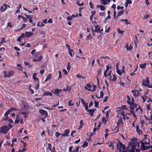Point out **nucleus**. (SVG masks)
I'll return each instance as SVG.
<instances>
[{
	"label": "nucleus",
	"instance_id": "2eb2a0df",
	"mask_svg": "<svg viewBox=\"0 0 152 152\" xmlns=\"http://www.w3.org/2000/svg\"><path fill=\"white\" fill-rule=\"evenodd\" d=\"M52 96V94L51 92H48L47 91H44L42 96Z\"/></svg>",
	"mask_w": 152,
	"mask_h": 152
},
{
	"label": "nucleus",
	"instance_id": "7ed1b4c3",
	"mask_svg": "<svg viewBox=\"0 0 152 152\" xmlns=\"http://www.w3.org/2000/svg\"><path fill=\"white\" fill-rule=\"evenodd\" d=\"M149 78L147 77L145 80H143L142 81L143 85L145 86H149Z\"/></svg>",
	"mask_w": 152,
	"mask_h": 152
},
{
	"label": "nucleus",
	"instance_id": "6ab92c4d",
	"mask_svg": "<svg viewBox=\"0 0 152 152\" xmlns=\"http://www.w3.org/2000/svg\"><path fill=\"white\" fill-rule=\"evenodd\" d=\"M120 124H123V121L121 118H120V119L118 120V121L117 123V126H118Z\"/></svg>",
	"mask_w": 152,
	"mask_h": 152
},
{
	"label": "nucleus",
	"instance_id": "473e14b6",
	"mask_svg": "<svg viewBox=\"0 0 152 152\" xmlns=\"http://www.w3.org/2000/svg\"><path fill=\"white\" fill-rule=\"evenodd\" d=\"M126 50H132V49L133 47L132 45H130L129 46H127V47H126Z\"/></svg>",
	"mask_w": 152,
	"mask_h": 152
},
{
	"label": "nucleus",
	"instance_id": "603ef678",
	"mask_svg": "<svg viewBox=\"0 0 152 152\" xmlns=\"http://www.w3.org/2000/svg\"><path fill=\"white\" fill-rule=\"evenodd\" d=\"M20 114L21 115H27L28 114V113L26 111L21 112L20 113Z\"/></svg>",
	"mask_w": 152,
	"mask_h": 152
},
{
	"label": "nucleus",
	"instance_id": "c85d7f7f",
	"mask_svg": "<svg viewBox=\"0 0 152 152\" xmlns=\"http://www.w3.org/2000/svg\"><path fill=\"white\" fill-rule=\"evenodd\" d=\"M137 90L136 89L131 91V92L133 94V96L135 97L137 96Z\"/></svg>",
	"mask_w": 152,
	"mask_h": 152
},
{
	"label": "nucleus",
	"instance_id": "bf43d9fd",
	"mask_svg": "<svg viewBox=\"0 0 152 152\" xmlns=\"http://www.w3.org/2000/svg\"><path fill=\"white\" fill-rule=\"evenodd\" d=\"M73 148V147L72 146H70L69 149V152H73V151L72 150Z\"/></svg>",
	"mask_w": 152,
	"mask_h": 152
},
{
	"label": "nucleus",
	"instance_id": "72a5a7b5",
	"mask_svg": "<svg viewBox=\"0 0 152 152\" xmlns=\"http://www.w3.org/2000/svg\"><path fill=\"white\" fill-rule=\"evenodd\" d=\"M136 131L138 133L140 134V132H141V131L139 129V126L138 125H137L136 126Z\"/></svg>",
	"mask_w": 152,
	"mask_h": 152
},
{
	"label": "nucleus",
	"instance_id": "f704fd0d",
	"mask_svg": "<svg viewBox=\"0 0 152 152\" xmlns=\"http://www.w3.org/2000/svg\"><path fill=\"white\" fill-rule=\"evenodd\" d=\"M6 42L5 41V39L4 37H2L1 39V41L0 42V44H2L3 43H4Z\"/></svg>",
	"mask_w": 152,
	"mask_h": 152
},
{
	"label": "nucleus",
	"instance_id": "58836bf2",
	"mask_svg": "<svg viewBox=\"0 0 152 152\" xmlns=\"http://www.w3.org/2000/svg\"><path fill=\"white\" fill-rule=\"evenodd\" d=\"M116 69V72L119 75H121L122 72H121V71L120 69Z\"/></svg>",
	"mask_w": 152,
	"mask_h": 152
},
{
	"label": "nucleus",
	"instance_id": "a878e982",
	"mask_svg": "<svg viewBox=\"0 0 152 152\" xmlns=\"http://www.w3.org/2000/svg\"><path fill=\"white\" fill-rule=\"evenodd\" d=\"M37 75V74L36 73H34L33 74V78L34 79V80L35 81H38L39 80L38 78L36 77Z\"/></svg>",
	"mask_w": 152,
	"mask_h": 152
},
{
	"label": "nucleus",
	"instance_id": "052dcab7",
	"mask_svg": "<svg viewBox=\"0 0 152 152\" xmlns=\"http://www.w3.org/2000/svg\"><path fill=\"white\" fill-rule=\"evenodd\" d=\"M118 127V126H117L114 129V130H116V131L114 133L118 132L119 131V128Z\"/></svg>",
	"mask_w": 152,
	"mask_h": 152
},
{
	"label": "nucleus",
	"instance_id": "6e6d98bb",
	"mask_svg": "<svg viewBox=\"0 0 152 152\" xmlns=\"http://www.w3.org/2000/svg\"><path fill=\"white\" fill-rule=\"evenodd\" d=\"M124 7L123 6H118L117 7V9L118 10H119L120 9L121 10H123L124 9Z\"/></svg>",
	"mask_w": 152,
	"mask_h": 152
},
{
	"label": "nucleus",
	"instance_id": "a18cd8bd",
	"mask_svg": "<svg viewBox=\"0 0 152 152\" xmlns=\"http://www.w3.org/2000/svg\"><path fill=\"white\" fill-rule=\"evenodd\" d=\"M117 80V77L115 76V75L114 74L113 75V78L112 79V81H115Z\"/></svg>",
	"mask_w": 152,
	"mask_h": 152
},
{
	"label": "nucleus",
	"instance_id": "4d7b16f0",
	"mask_svg": "<svg viewBox=\"0 0 152 152\" xmlns=\"http://www.w3.org/2000/svg\"><path fill=\"white\" fill-rule=\"evenodd\" d=\"M150 17V15H149L146 14L144 16V17H143V18L145 19H146L147 18H148V17Z\"/></svg>",
	"mask_w": 152,
	"mask_h": 152
},
{
	"label": "nucleus",
	"instance_id": "69168bd1",
	"mask_svg": "<svg viewBox=\"0 0 152 152\" xmlns=\"http://www.w3.org/2000/svg\"><path fill=\"white\" fill-rule=\"evenodd\" d=\"M48 149L50 150H51V148L52 147V145L50 143H49L48 145Z\"/></svg>",
	"mask_w": 152,
	"mask_h": 152
},
{
	"label": "nucleus",
	"instance_id": "ddd939ff",
	"mask_svg": "<svg viewBox=\"0 0 152 152\" xmlns=\"http://www.w3.org/2000/svg\"><path fill=\"white\" fill-rule=\"evenodd\" d=\"M86 111L89 113L90 114L91 116H92L94 115V113L95 111V109H93L92 110H89L88 109V110H86Z\"/></svg>",
	"mask_w": 152,
	"mask_h": 152
},
{
	"label": "nucleus",
	"instance_id": "de8ad7c7",
	"mask_svg": "<svg viewBox=\"0 0 152 152\" xmlns=\"http://www.w3.org/2000/svg\"><path fill=\"white\" fill-rule=\"evenodd\" d=\"M111 71L110 70V71L108 74H106V75H104V77H107V76H110L111 75Z\"/></svg>",
	"mask_w": 152,
	"mask_h": 152
},
{
	"label": "nucleus",
	"instance_id": "8fccbe9b",
	"mask_svg": "<svg viewBox=\"0 0 152 152\" xmlns=\"http://www.w3.org/2000/svg\"><path fill=\"white\" fill-rule=\"evenodd\" d=\"M117 31L119 33H121L123 34L124 32V31H121L119 28H118L117 29Z\"/></svg>",
	"mask_w": 152,
	"mask_h": 152
},
{
	"label": "nucleus",
	"instance_id": "bb28decb",
	"mask_svg": "<svg viewBox=\"0 0 152 152\" xmlns=\"http://www.w3.org/2000/svg\"><path fill=\"white\" fill-rule=\"evenodd\" d=\"M127 98L128 99V100L127 101V103L129 104V105L130 104H131V99L130 97L128 96V95H127V96H126Z\"/></svg>",
	"mask_w": 152,
	"mask_h": 152
},
{
	"label": "nucleus",
	"instance_id": "4c0bfd02",
	"mask_svg": "<svg viewBox=\"0 0 152 152\" xmlns=\"http://www.w3.org/2000/svg\"><path fill=\"white\" fill-rule=\"evenodd\" d=\"M72 101L71 100H70L68 102V105L69 106H72L74 105V103H72Z\"/></svg>",
	"mask_w": 152,
	"mask_h": 152
},
{
	"label": "nucleus",
	"instance_id": "c9c22d12",
	"mask_svg": "<svg viewBox=\"0 0 152 152\" xmlns=\"http://www.w3.org/2000/svg\"><path fill=\"white\" fill-rule=\"evenodd\" d=\"M70 63L69 62L67 63V65L66 67L67 69L69 71L71 69V66H70Z\"/></svg>",
	"mask_w": 152,
	"mask_h": 152
},
{
	"label": "nucleus",
	"instance_id": "dca6fc26",
	"mask_svg": "<svg viewBox=\"0 0 152 152\" xmlns=\"http://www.w3.org/2000/svg\"><path fill=\"white\" fill-rule=\"evenodd\" d=\"M150 147L148 146H145L144 145V144L143 143L142 145H141V149L142 150H145L149 149Z\"/></svg>",
	"mask_w": 152,
	"mask_h": 152
},
{
	"label": "nucleus",
	"instance_id": "6e6552de",
	"mask_svg": "<svg viewBox=\"0 0 152 152\" xmlns=\"http://www.w3.org/2000/svg\"><path fill=\"white\" fill-rule=\"evenodd\" d=\"M62 91V90L61 89H58V88H56L55 89L54 91H52L53 93L56 94L57 96H59V94H60V92H61Z\"/></svg>",
	"mask_w": 152,
	"mask_h": 152
},
{
	"label": "nucleus",
	"instance_id": "79ce46f5",
	"mask_svg": "<svg viewBox=\"0 0 152 152\" xmlns=\"http://www.w3.org/2000/svg\"><path fill=\"white\" fill-rule=\"evenodd\" d=\"M79 1H77V4L79 6H83L84 4V3L83 2H82L81 3V4H80L79 3Z\"/></svg>",
	"mask_w": 152,
	"mask_h": 152
},
{
	"label": "nucleus",
	"instance_id": "680f3d73",
	"mask_svg": "<svg viewBox=\"0 0 152 152\" xmlns=\"http://www.w3.org/2000/svg\"><path fill=\"white\" fill-rule=\"evenodd\" d=\"M22 19H23V20L24 21V23H26V22L27 21V19L26 18L23 16V17L22 18Z\"/></svg>",
	"mask_w": 152,
	"mask_h": 152
},
{
	"label": "nucleus",
	"instance_id": "423d86ee",
	"mask_svg": "<svg viewBox=\"0 0 152 152\" xmlns=\"http://www.w3.org/2000/svg\"><path fill=\"white\" fill-rule=\"evenodd\" d=\"M14 74V71H11L8 72L7 73H6L5 74V77H9L12 76Z\"/></svg>",
	"mask_w": 152,
	"mask_h": 152
},
{
	"label": "nucleus",
	"instance_id": "0e129e2a",
	"mask_svg": "<svg viewBox=\"0 0 152 152\" xmlns=\"http://www.w3.org/2000/svg\"><path fill=\"white\" fill-rule=\"evenodd\" d=\"M50 151L52 152H56L55 147H53L52 148H51V150Z\"/></svg>",
	"mask_w": 152,
	"mask_h": 152
},
{
	"label": "nucleus",
	"instance_id": "412c9836",
	"mask_svg": "<svg viewBox=\"0 0 152 152\" xmlns=\"http://www.w3.org/2000/svg\"><path fill=\"white\" fill-rule=\"evenodd\" d=\"M111 69V67H109V65H107L106 66V69L104 70V75H106V74L107 73V72L108 71L109 69Z\"/></svg>",
	"mask_w": 152,
	"mask_h": 152
},
{
	"label": "nucleus",
	"instance_id": "37998d69",
	"mask_svg": "<svg viewBox=\"0 0 152 152\" xmlns=\"http://www.w3.org/2000/svg\"><path fill=\"white\" fill-rule=\"evenodd\" d=\"M76 76L78 78H82L83 79H84L85 78L84 77L81 76L80 74H77Z\"/></svg>",
	"mask_w": 152,
	"mask_h": 152
},
{
	"label": "nucleus",
	"instance_id": "338daca9",
	"mask_svg": "<svg viewBox=\"0 0 152 152\" xmlns=\"http://www.w3.org/2000/svg\"><path fill=\"white\" fill-rule=\"evenodd\" d=\"M25 37V34H24V33H22L21 34V35H20V37L21 38H24V37Z\"/></svg>",
	"mask_w": 152,
	"mask_h": 152
},
{
	"label": "nucleus",
	"instance_id": "c756f323",
	"mask_svg": "<svg viewBox=\"0 0 152 152\" xmlns=\"http://www.w3.org/2000/svg\"><path fill=\"white\" fill-rule=\"evenodd\" d=\"M62 134L60 133L59 132H55V135L56 136V138H58V137L60 135H61L62 136Z\"/></svg>",
	"mask_w": 152,
	"mask_h": 152
},
{
	"label": "nucleus",
	"instance_id": "49530a36",
	"mask_svg": "<svg viewBox=\"0 0 152 152\" xmlns=\"http://www.w3.org/2000/svg\"><path fill=\"white\" fill-rule=\"evenodd\" d=\"M26 26V25L25 24H23L21 27L19 29V30H22Z\"/></svg>",
	"mask_w": 152,
	"mask_h": 152
},
{
	"label": "nucleus",
	"instance_id": "9d476101",
	"mask_svg": "<svg viewBox=\"0 0 152 152\" xmlns=\"http://www.w3.org/2000/svg\"><path fill=\"white\" fill-rule=\"evenodd\" d=\"M25 33L26 37L27 38L30 37L34 34L33 32H31L26 31Z\"/></svg>",
	"mask_w": 152,
	"mask_h": 152
},
{
	"label": "nucleus",
	"instance_id": "5fc2aeb1",
	"mask_svg": "<svg viewBox=\"0 0 152 152\" xmlns=\"http://www.w3.org/2000/svg\"><path fill=\"white\" fill-rule=\"evenodd\" d=\"M33 16L32 15L31 16V17H30L29 18H28V19H29V22L30 23H32V22H33V20L32 19V18H33Z\"/></svg>",
	"mask_w": 152,
	"mask_h": 152
},
{
	"label": "nucleus",
	"instance_id": "f3484780",
	"mask_svg": "<svg viewBox=\"0 0 152 152\" xmlns=\"http://www.w3.org/2000/svg\"><path fill=\"white\" fill-rule=\"evenodd\" d=\"M124 10H121L118 12L117 15L116 17V18H117L118 17L120 16H121V15H123L124 13Z\"/></svg>",
	"mask_w": 152,
	"mask_h": 152
},
{
	"label": "nucleus",
	"instance_id": "f8f14e48",
	"mask_svg": "<svg viewBox=\"0 0 152 152\" xmlns=\"http://www.w3.org/2000/svg\"><path fill=\"white\" fill-rule=\"evenodd\" d=\"M130 108L132 110L134 109L135 108L137 107V105L136 103H133V104H129Z\"/></svg>",
	"mask_w": 152,
	"mask_h": 152
},
{
	"label": "nucleus",
	"instance_id": "3c124183",
	"mask_svg": "<svg viewBox=\"0 0 152 152\" xmlns=\"http://www.w3.org/2000/svg\"><path fill=\"white\" fill-rule=\"evenodd\" d=\"M73 50H69V55L72 57V52H73Z\"/></svg>",
	"mask_w": 152,
	"mask_h": 152
},
{
	"label": "nucleus",
	"instance_id": "aec40b11",
	"mask_svg": "<svg viewBox=\"0 0 152 152\" xmlns=\"http://www.w3.org/2000/svg\"><path fill=\"white\" fill-rule=\"evenodd\" d=\"M80 125L78 128V129H80L82 128L84 124V123L83 122V121L82 120H81L80 121Z\"/></svg>",
	"mask_w": 152,
	"mask_h": 152
},
{
	"label": "nucleus",
	"instance_id": "1a4fd4ad",
	"mask_svg": "<svg viewBox=\"0 0 152 152\" xmlns=\"http://www.w3.org/2000/svg\"><path fill=\"white\" fill-rule=\"evenodd\" d=\"M96 85H94L93 86V89L92 90V89H91L90 88H88L87 87H86V86H85V88L86 90H88L89 91H95L96 89Z\"/></svg>",
	"mask_w": 152,
	"mask_h": 152
},
{
	"label": "nucleus",
	"instance_id": "39448f33",
	"mask_svg": "<svg viewBox=\"0 0 152 152\" xmlns=\"http://www.w3.org/2000/svg\"><path fill=\"white\" fill-rule=\"evenodd\" d=\"M117 148L119 150H120L121 148H122L124 150L125 148V145L123 144L121 142H120L117 144Z\"/></svg>",
	"mask_w": 152,
	"mask_h": 152
},
{
	"label": "nucleus",
	"instance_id": "2f4dec72",
	"mask_svg": "<svg viewBox=\"0 0 152 152\" xmlns=\"http://www.w3.org/2000/svg\"><path fill=\"white\" fill-rule=\"evenodd\" d=\"M88 146V142L86 141H84L82 145V147H86Z\"/></svg>",
	"mask_w": 152,
	"mask_h": 152
},
{
	"label": "nucleus",
	"instance_id": "0eeeda50",
	"mask_svg": "<svg viewBox=\"0 0 152 152\" xmlns=\"http://www.w3.org/2000/svg\"><path fill=\"white\" fill-rule=\"evenodd\" d=\"M80 100L83 104L85 107V110L86 111L88 109L87 103H86L84 101V99H81Z\"/></svg>",
	"mask_w": 152,
	"mask_h": 152
},
{
	"label": "nucleus",
	"instance_id": "09e8293b",
	"mask_svg": "<svg viewBox=\"0 0 152 152\" xmlns=\"http://www.w3.org/2000/svg\"><path fill=\"white\" fill-rule=\"evenodd\" d=\"M95 127H94V129H93V132L92 133V135L94 134V133H95V132L96 131V129H96V123H95Z\"/></svg>",
	"mask_w": 152,
	"mask_h": 152
},
{
	"label": "nucleus",
	"instance_id": "a211bd4d",
	"mask_svg": "<svg viewBox=\"0 0 152 152\" xmlns=\"http://www.w3.org/2000/svg\"><path fill=\"white\" fill-rule=\"evenodd\" d=\"M20 117L19 116L17 115L15 121V123L16 124H18L19 122V121L20 120Z\"/></svg>",
	"mask_w": 152,
	"mask_h": 152
},
{
	"label": "nucleus",
	"instance_id": "13d9d810",
	"mask_svg": "<svg viewBox=\"0 0 152 152\" xmlns=\"http://www.w3.org/2000/svg\"><path fill=\"white\" fill-rule=\"evenodd\" d=\"M89 4L90 7L91 8L93 9L94 8V6L93 4L91 2H90L89 3Z\"/></svg>",
	"mask_w": 152,
	"mask_h": 152
},
{
	"label": "nucleus",
	"instance_id": "864d4df0",
	"mask_svg": "<svg viewBox=\"0 0 152 152\" xmlns=\"http://www.w3.org/2000/svg\"><path fill=\"white\" fill-rule=\"evenodd\" d=\"M86 37L88 39H91L92 38L91 34H89V35L87 36Z\"/></svg>",
	"mask_w": 152,
	"mask_h": 152
},
{
	"label": "nucleus",
	"instance_id": "393cba45",
	"mask_svg": "<svg viewBox=\"0 0 152 152\" xmlns=\"http://www.w3.org/2000/svg\"><path fill=\"white\" fill-rule=\"evenodd\" d=\"M148 142H147L146 141H145V142H143L142 141H140V142L142 144L141 145H142L143 143V144H144V145H147V144L149 145V144H150V143H149V142L150 141V140L149 139H148Z\"/></svg>",
	"mask_w": 152,
	"mask_h": 152
},
{
	"label": "nucleus",
	"instance_id": "a19ab883",
	"mask_svg": "<svg viewBox=\"0 0 152 152\" xmlns=\"http://www.w3.org/2000/svg\"><path fill=\"white\" fill-rule=\"evenodd\" d=\"M102 72L101 70L100 69H99L97 70V75L99 76L100 75Z\"/></svg>",
	"mask_w": 152,
	"mask_h": 152
},
{
	"label": "nucleus",
	"instance_id": "b1692460",
	"mask_svg": "<svg viewBox=\"0 0 152 152\" xmlns=\"http://www.w3.org/2000/svg\"><path fill=\"white\" fill-rule=\"evenodd\" d=\"M52 77V75L50 73L48 74V75L47 76V77L45 80V81L46 82L49 80Z\"/></svg>",
	"mask_w": 152,
	"mask_h": 152
},
{
	"label": "nucleus",
	"instance_id": "5701e85b",
	"mask_svg": "<svg viewBox=\"0 0 152 152\" xmlns=\"http://www.w3.org/2000/svg\"><path fill=\"white\" fill-rule=\"evenodd\" d=\"M146 65L147 64L145 63L144 64H140L139 66L141 68L144 69L146 68Z\"/></svg>",
	"mask_w": 152,
	"mask_h": 152
},
{
	"label": "nucleus",
	"instance_id": "4468645a",
	"mask_svg": "<svg viewBox=\"0 0 152 152\" xmlns=\"http://www.w3.org/2000/svg\"><path fill=\"white\" fill-rule=\"evenodd\" d=\"M70 132V131L69 129H66L64 131V134H62V136H67Z\"/></svg>",
	"mask_w": 152,
	"mask_h": 152
},
{
	"label": "nucleus",
	"instance_id": "f257e3e1",
	"mask_svg": "<svg viewBox=\"0 0 152 152\" xmlns=\"http://www.w3.org/2000/svg\"><path fill=\"white\" fill-rule=\"evenodd\" d=\"M129 145L131 146L130 149L129 150V152H140V150L135 148L136 146L133 143H130Z\"/></svg>",
	"mask_w": 152,
	"mask_h": 152
},
{
	"label": "nucleus",
	"instance_id": "20e7f679",
	"mask_svg": "<svg viewBox=\"0 0 152 152\" xmlns=\"http://www.w3.org/2000/svg\"><path fill=\"white\" fill-rule=\"evenodd\" d=\"M39 113L42 115H45V118L47 117L48 115L47 111L43 109H40L39 110Z\"/></svg>",
	"mask_w": 152,
	"mask_h": 152
},
{
	"label": "nucleus",
	"instance_id": "f03ea898",
	"mask_svg": "<svg viewBox=\"0 0 152 152\" xmlns=\"http://www.w3.org/2000/svg\"><path fill=\"white\" fill-rule=\"evenodd\" d=\"M9 130V127L7 126H1L0 128L1 132L3 134H5Z\"/></svg>",
	"mask_w": 152,
	"mask_h": 152
},
{
	"label": "nucleus",
	"instance_id": "7c9ffc66",
	"mask_svg": "<svg viewBox=\"0 0 152 152\" xmlns=\"http://www.w3.org/2000/svg\"><path fill=\"white\" fill-rule=\"evenodd\" d=\"M24 63L25 65L28 66L29 68H31L32 67V65L29 63L25 62Z\"/></svg>",
	"mask_w": 152,
	"mask_h": 152
},
{
	"label": "nucleus",
	"instance_id": "e433bc0d",
	"mask_svg": "<svg viewBox=\"0 0 152 152\" xmlns=\"http://www.w3.org/2000/svg\"><path fill=\"white\" fill-rule=\"evenodd\" d=\"M94 106L95 107H98L99 103L98 102H97L96 100L94 101Z\"/></svg>",
	"mask_w": 152,
	"mask_h": 152
},
{
	"label": "nucleus",
	"instance_id": "9b49d317",
	"mask_svg": "<svg viewBox=\"0 0 152 152\" xmlns=\"http://www.w3.org/2000/svg\"><path fill=\"white\" fill-rule=\"evenodd\" d=\"M101 28V26L98 25H96L95 26V29L94 31L96 32L101 33V31H99L100 29Z\"/></svg>",
	"mask_w": 152,
	"mask_h": 152
},
{
	"label": "nucleus",
	"instance_id": "774afa93",
	"mask_svg": "<svg viewBox=\"0 0 152 152\" xmlns=\"http://www.w3.org/2000/svg\"><path fill=\"white\" fill-rule=\"evenodd\" d=\"M34 54L35 56L37 57L39 55L40 53L39 52H37L35 53Z\"/></svg>",
	"mask_w": 152,
	"mask_h": 152
},
{
	"label": "nucleus",
	"instance_id": "ea45409f",
	"mask_svg": "<svg viewBox=\"0 0 152 152\" xmlns=\"http://www.w3.org/2000/svg\"><path fill=\"white\" fill-rule=\"evenodd\" d=\"M101 1L102 2L101 4H104V5H106L107 3L105 0H101Z\"/></svg>",
	"mask_w": 152,
	"mask_h": 152
},
{
	"label": "nucleus",
	"instance_id": "e2e57ef3",
	"mask_svg": "<svg viewBox=\"0 0 152 152\" xmlns=\"http://www.w3.org/2000/svg\"><path fill=\"white\" fill-rule=\"evenodd\" d=\"M109 97L107 96H105L104 97V99L103 100V102H105L107 101V99Z\"/></svg>",
	"mask_w": 152,
	"mask_h": 152
},
{
	"label": "nucleus",
	"instance_id": "cd10ccee",
	"mask_svg": "<svg viewBox=\"0 0 152 152\" xmlns=\"http://www.w3.org/2000/svg\"><path fill=\"white\" fill-rule=\"evenodd\" d=\"M7 9V7H5L4 8L3 6H1L0 8V11L2 12H4Z\"/></svg>",
	"mask_w": 152,
	"mask_h": 152
},
{
	"label": "nucleus",
	"instance_id": "c03bdc74",
	"mask_svg": "<svg viewBox=\"0 0 152 152\" xmlns=\"http://www.w3.org/2000/svg\"><path fill=\"white\" fill-rule=\"evenodd\" d=\"M80 148L79 146H77L75 150L73 151V152H78L79 151V150Z\"/></svg>",
	"mask_w": 152,
	"mask_h": 152
},
{
	"label": "nucleus",
	"instance_id": "4be33fe9",
	"mask_svg": "<svg viewBox=\"0 0 152 152\" xmlns=\"http://www.w3.org/2000/svg\"><path fill=\"white\" fill-rule=\"evenodd\" d=\"M98 8H100L101 11H104L105 10V7L102 5H98L97 6Z\"/></svg>",
	"mask_w": 152,
	"mask_h": 152
}]
</instances>
